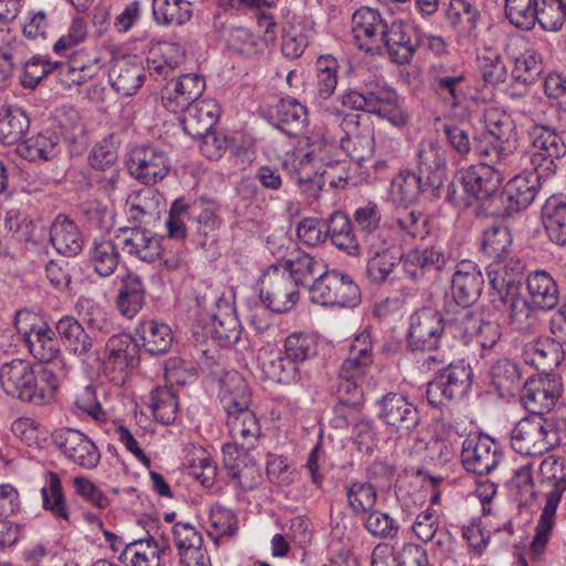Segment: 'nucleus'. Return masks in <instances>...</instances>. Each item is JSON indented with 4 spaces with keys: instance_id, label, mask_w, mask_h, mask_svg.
<instances>
[{
    "instance_id": "1",
    "label": "nucleus",
    "mask_w": 566,
    "mask_h": 566,
    "mask_svg": "<svg viewBox=\"0 0 566 566\" xmlns=\"http://www.w3.org/2000/svg\"><path fill=\"white\" fill-rule=\"evenodd\" d=\"M219 399L227 413L226 423L232 438L231 443L222 447L224 468L241 488H252L256 468L249 452L255 448L261 429L249 408L251 392L247 380L235 370L224 373L220 378Z\"/></svg>"
},
{
    "instance_id": "2",
    "label": "nucleus",
    "mask_w": 566,
    "mask_h": 566,
    "mask_svg": "<svg viewBox=\"0 0 566 566\" xmlns=\"http://www.w3.org/2000/svg\"><path fill=\"white\" fill-rule=\"evenodd\" d=\"M59 384L53 370L44 366L34 368L27 359L14 358L0 365V386L12 398L46 405L53 400Z\"/></svg>"
},
{
    "instance_id": "3",
    "label": "nucleus",
    "mask_w": 566,
    "mask_h": 566,
    "mask_svg": "<svg viewBox=\"0 0 566 566\" xmlns=\"http://www.w3.org/2000/svg\"><path fill=\"white\" fill-rule=\"evenodd\" d=\"M538 492L544 506L531 542L530 554L538 559L544 554L556 523V511L566 491L564 461L554 454L544 458L538 468Z\"/></svg>"
},
{
    "instance_id": "4",
    "label": "nucleus",
    "mask_w": 566,
    "mask_h": 566,
    "mask_svg": "<svg viewBox=\"0 0 566 566\" xmlns=\"http://www.w3.org/2000/svg\"><path fill=\"white\" fill-rule=\"evenodd\" d=\"M560 444V431L553 419L539 415L522 418L512 429V448L525 455H541Z\"/></svg>"
},
{
    "instance_id": "5",
    "label": "nucleus",
    "mask_w": 566,
    "mask_h": 566,
    "mask_svg": "<svg viewBox=\"0 0 566 566\" xmlns=\"http://www.w3.org/2000/svg\"><path fill=\"white\" fill-rule=\"evenodd\" d=\"M472 368L463 360L439 369L437 376L427 384L429 405L442 408L462 399L472 386Z\"/></svg>"
},
{
    "instance_id": "6",
    "label": "nucleus",
    "mask_w": 566,
    "mask_h": 566,
    "mask_svg": "<svg viewBox=\"0 0 566 566\" xmlns=\"http://www.w3.org/2000/svg\"><path fill=\"white\" fill-rule=\"evenodd\" d=\"M479 157L482 161L461 171L458 180L470 198L486 202L499 195L506 169L512 163H492L488 156Z\"/></svg>"
},
{
    "instance_id": "7",
    "label": "nucleus",
    "mask_w": 566,
    "mask_h": 566,
    "mask_svg": "<svg viewBox=\"0 0 566 566\" xmlns=\"http://www.w3.org/2000/svg\"><path fill=\"white\" fill-rule=\"evenodd\" d=\"M485 130L475 140V154L488 156L492 163H513L515 154L507 147L513 130L511 117L499 108H490L484 114Z\"/></svg>"
},
{
    "instance_id": "8",
    "label": "nucleus",
    "mask_w": 566,
    "mask_h": 566,
    "mask_svg": "<svg viewBox=\"0 0 566 566\" xmlns=\"http://www.w3.org/2000/svg\"><path fill=\"white\" fill-rule=\"evenodd\" d=\"M14 326L22 335L30 354L42 363H50L61 354L60 342L56 338L55 328L29 311H19L14 317Z\"/></svg>"
},
{
    "instance_id": "9",
    "label": "nucleus",
    "mask_w": 566,
    "mask_h": 566,
    "mask_svg": "<svg viewBox=\"0 0 566 566\" xmlns=\"http://www.w3.org/2000/svg\"><path fill=\"white\" fill-rule=\"evenodd\" d=\"M308 289L312 302L322 306L350 307L360 297L357 284L348 274L327 268Z\"/></svg>"
},
{
    "instance_id": "10",
    "label": "nucleus",
    "mask_w": 566,
    "mask_h": 566,
    "mask_svg": "<svg viewBox=\"0 0 566 566\" xmlns=\"http://www.w3.org/2000/svg\"><path fill=\"white\" fill-rule=\"evenodd\" d=\"M527 138L535 149L530 160L535 170L542 169L545 176L556 172V160L566 155L563 133L551 125L536 123L527 128Z\"/></svg>"
},
{
    "instance_id": "11",
    "label": "nucleus",
    "mask_w": 566,
    "mask_h": 566,
    "mask_svg": "<svg viewBox=\"0 0 566 566\" xmlns=\"http://www.w3.org/2000/svg\"><path fill=\"white\" fill-rule=\"evenodd\" d=\"M428 80L430 87L448 105L457 107L464 101L469 84L467 72L460 64L434 62L429 67Z\"/></svg>"
},
{
    "instance_id": "12",
    "label": "nucleus",
    "mask_w": 566,
    "mask_h": 566,
    "mask_svg": "<svg viewBox=\"0 0 566 566\" xmlns=\"http://www.w3.org/2000/svg\"><path fill=\"white\" fill-rule=\"evenodd\" d=\"M361 249L366 254L367 279L375 284L392 282L397 265L402 259V255L398 254L395 241L391 238L380 240L371 237Z\"/></svg>"
},
{
    "instance_id": "13",
    "label": "nucleus",
    "mask_w": 566,
    "mask_h": 566,
    "mask_svg": "<svg viewBox=\"0 0 566 566\" xmlns=\"http://www.w3.org/2000/svg\"><path fill=\"white\" fill-rule=\"evenodd\" d=\"M260 284V298L269 310L285 313L296 305L300 297L298 285L285 272L270 268Z\"/></svg>"
},
{
    "instance_id": "14",
    "label": "nucleus",
    "mask_w": 566,
    "mask_h": 566,
    "mask_svg": "<svg viewBox=\"0 0 566 566\" xmlns=\"http://www.w3.org/2000/svg\"><path fill=\"white\" fill-rule=\"evenodd\" d=\"M55 447L73 464L91 470L101 461L96 444L83 432L72 428H61L52 436Z\"/></svg>"
},
{
    "instance_id": "15",
    "label": "nucleus",
    "mask_w": 566,
    "mask_h": 566,
    "mask_svg": "<svg viewBox=\"0 0 566 566\" xmlns=\"http://www.w3.org/2000/svg\"><path fill=\"white\" fill-rule=\"evenodd\" d=\"M128 168L130 174L145 185L161 181L171 168L170 158L158 146H142L132 150Z\"/></svg>"
},
{
    "instance_id": "16",
    "label": "nucleus",
    "mask_w": 566,
    "mask_h": 566,
    "mask_svg": "<svg viewBox=\"0 0 566 566\" xmlns=\"http://www.w3.org/2000/svg\"><path fill=\"white\" fill-rule=\"evenodd\" d=\"M546 177L542 171L524 172L509 180L503 191V209L500 216L509 220L522 210H525L535 200L539 191V180Z\"/></svg>"
},
{
    "instance_id": "17",
    "label": "nucleus",
    "mask_w": 566,
    "mask_h": 566,
    "mask_svg": "<svg viewBox=\"0 0 566 566\" xmlns=\"http://www.w3.org/2000/svg\"><path fill=\"white\" fill-rule=\"evenodd\" d=\"M499 444L486 436H473L462 443L461 460L467 471L478 475L490 474L501 462Z\"/></svg>"
},
{
    "instance_id": "18",
    "label": "nucleus",
    "mask_w": 566,
    "mask_h": 566,
    "mask_svg": "<svg viewBox=\"0 0 566 566\" xmlns=\"http://www.w3.org/2000/svg\"><path fill=\"white\" fill-rule=\"evenodd\" d=\"M377 406L378 418L392 431L407 434L419 424L420 417L417 407L400 394L385 395L378 400Z\"/></svg>"
},
{
    "instance_id": "19",
    "label": "nucleus",
    "mask_w": 566,
    "mask_h": 566,
    "mask_svg": "<svg viewBox=\"0 0 566 566\" xmlns=\"http://www.w3.org/2000/svg\"><path fill=\"white\" fill-rule=\"evenodd\" d=\"M104 373L115 384H123L128 369L137 360V344L127 334H116L108 338L105 345Z\"/></svg>"
},
{
    "instance_id": "20",
    "label": "nucleus",
    "mask_w": 566,
    "mask_h": 566,
    "mask_svg": "<svg viewBox=\"0 0 566 566\" xmlns=\"http://www.w3.org/2000/svg\"><path fill=\"white\" fill-rule=\"evenodd\" d=\"M446 326V314L424 307L410 317L408 344L411 349L432 348L438 344Z\"/></svg>"
},
{
    "instance_id": "21",
    "label": "nucleus",
    "mask_w": 566,
    "mask_h": 566,
    "mask_svg": "<svg viewBox=\"0 0 566 566\" xmlns=\"http://www.w3.org/2000/svg\"><path fill=\"white\" fill-rule=\"evenodd\" d=\"M172 542L184 566H211L201 533L190 523L177 522L171 527Z\"/></svg>"
},
{
    "instance_id": "22",
    "label": "nucleus",
    "mask_w": 566,
    "mask_h": 566,
    "mask_svg": "<svg viewBox=\"0 0 566 566\" xmlns=\"http://www.w3.org/2000/svg\"><path fill=\"white\" fill-rule=\"evenodd\" d=\"M387 25L388 23L377 10L369 7L356 10L352 19V32L357 46L366 52L379 49L385 39Z\"/></svg>"
},
{
    "instance_id": "23",
    "label": "nucleus",
    "mask_w": 566,
    "mask_h": 566,
    "mask_svg": "<svg viewBox=\"0 0 566 566\" xmlns=\"http://www.w3.org/2000/svg\"><path fill=\"white\" fill-rule=\"evenodd\" d=\"M483 286L484 277L478 265L470 260L461 261L452 275L453 303L450 305H473L481 296Z\"/></svg>"
},
{
    "instance_id": "24",
    "label": "nucleus",
    "mask_w": 566,
    "mask_h": 566,
    "mask_svg": "<svg viewBox=\"0 0 566 566\" xmlns=\"http://www.w3.org/2000/svg\"><path fill=\"white\" fill-rule=\"evenodd\" d=\"M524 264L517 256L510 255L492 260L486 266V275L493 291L500 297L520 291Z\"/></svg>"
},
{
    "instance_id": "25",
    "label": "nucleus",
    "mask_w": 566,
    "mask_h": 566,
    "mask_svg": "<svg viewBox=\"0 0 566 566\" xmlns=\"http://www.w3.org/2000/svg\"><path fill=\"white\" fill-rule=\"evenodd\" d=\"M562 394V384L551 377L528 379L524 384L521 401L531 415H539L552 410Z\"/></svg>"
},
{
    "instance_id": "26",
    "label": "nucleus",
    "mask_w": 566,
    "mask_h": 566,
    "mask_svg": "<svg viewBox=\"0 0 566 566\" xmlns=\"http://www.w3.org/2000/svg\"><path fill=\"white\" fill-rule=\"evenodd\" d=\"M123 251L145 263H153L161 255L163 238L149 230L128 228L117 235Z\"/></svg>"
},
{
    "instance_id": "27",
    "label": "nucleus",
    "mask_w": 566,
    "mask_h": 566,
    "mask_svg": "<svg viewBox=\"0 0 566 566\" xmlns=\"http://www.w3.org/2000/svg\"><path fill=\"white\" fill-rule=\"evenodd\" d=\"M55 332L66 353L86 361L94 354V340L84 326L71 315L61 317L55 323Z\"/></svg>"
},
{
    "instance_id": "28",
    "label": "nucleus",
    "mask_w": 566,
    "mask_h": 566,
    "mask_svg": "<svg viewBox=\"0 0 566 566\" xmlns=\"http://www.w3.org/2000/svg\"><path fill=\"white\" fill-rule=\"evenodd\" d=\"M180 117L184 132L192 138H201L210 133L220 116L217 101L206 98L186 106Z\"/></svg>"
},
{
    "instance_id": "29",
    "label": "nucleus",
    "mask_w": 566,
    "mask_h": 566,
    "mask_svg": "<svg viewBox=\"0 0 566 566\" xmlns=\"http://www.w3.org/2000/svg\"><path fill=\"white\" fill-rule=\"evenodd\" d=\"M406 274L413 281L424 276L429 272L442 270L448 256L441 247L416 248L402 255L401 259Z\"/></svg>"
},
{
    "instance_id": "30",
    "label": "nucleus",
    "mask_w": 566,
    "mask_h": 566,
    "mask_svg": "<svg viewBox=\"0 0 566 566\" xmlns=\"http://www.w3.org/2000/svg\"><path fill=\"white\" fill-rule=\"evenodd\" d=\"M206 87L201 75L190 73L179 76L174 90L161 97L164 107L171 113L184 111L187 105L197 102Z\"/></svg>"
},
{
    "instance_id": "31",
    "label": "nucleus",
    "mask_w": 566,
    "mask_h": 566,
    "mask_svg": "<svg viewBox=\"0 0 566 566\" xmlns=\"http://www.w3.org/2000/svg\"><path fill=\"white\" fill-rule=\"evenodd\" d=\"M136 344L151 355H161L172 345L174 336L170 326L164 322L147 319L137 324L134 329Z\"/></svg>"
},
{
    "instance_id": "32",
    "label": "nucleus",
    "mask_w": 566,
    "mask_h": 566,
    "mask_svg": "<svg viewBox=\"0 0 566 566\" xmlns=\"http://www.w3.org/2000/svg\"><path fill=\"white\" fill-rule=\"evenodd\" d=\"M198 210L197 206L187 205L182 199L174 201L165 222L168 238L184 240L188 222L208 223L212 219L213 213L210 210Z\"/></svg>"
},
{
    "instance_id": "33",
    "label": "nucleus",
    "mask_w": 566,
    "mask_h": 566,
    "mask_svg": "<svg viewBox=\"0 0 566 566\" xmlns=\"http://www.w3.org/2000/svg\"><path fill=\"white\" fill-rule=\"evenodd\" d=\"M164 207L163 195L156 189L147 187L128 195L125 212L129 220L148 223L159 216Z\"/></svg>"
},
{
    "instance_id": "34",
    "label": "nucleus",
    "mask_w": 566,
    "mask_h": 566,
    "mask_svg": "<svg viewBox=\"0 0 566 566\" xmlns=\"http://www.w3.org/2000/svg\"><path fill=\"white\" fill-rule=\"evenodd\" d=\"M542 222L549 240L566 245V197L551 196L542 207Z\"/></svg>"
},
{
    "instance_id": "35",
    "label": "nucleus",
    "mask_w": 566,
    "mask_h": 566,
    "mask_svg": "<svg viewBox=\"0 0 566 566\" xmlns=\"http://www.w3.org/2000/svg\"><path fill=\"white\" fill-rule=\"evenodd\" d=\"M481 321V315L474 312L471 306L449 305L446 310L447 331L465 344L474 339V334H476Z\"/></svg>"
},
{
    "instance_id": "36",
    "label": "nucleus",
    "mask_w": 566,
    "mask_h": 566,
    "mask_svg": "<svg viewBox=\"0 0 566 566\" xmlns=\"http://www.w3.org/2000/svg\"><path fill=\"white\" fill-rule=\"evenodd\" d=\"M30 126L27 113L19 106L0 98V142L12 145L23 138Z\"/></svg>"
},
{
    "instance_id": "37",
    "label": "nucleus",
    "mask_w": 566,
    "mask_h": 566,
    "mask_svg": "<svg viewBox=\"0 0 566 566\" xmlns=\"http://www.w3.org/2000/svg\"><path fill=\"white\" fill-rule=\"evenodd\" d=\"M417 166L420 174H427L431 186L447 169V150L437 140H421L417 148Z\"/></svg>"
},
{
    "instance_id": "38",
    "label": "nucleus",
    "mask_w": 566,
    "mask_h": 566,
    "mask_svg": "<svg viewBox=\"0 0 566 566\" xmlns=\"http://www.w3.org/2000/svg\"><path fill=\"white\" fill-rule=\"evenodd\" d=\"M50 241L65 256H75L83 248V237L77 226L67 217L57 216L50 229Z\"/></svg>"
},
{
    "instance_id": "39",
    "label": "nucleus",
    "mask_w": 566,
    "mask_h": 566,
    "mask_svg": "<svg viewBox=\"0 0 566 566\" xmlns=\"http://www.w3.org/2000/svg\"><path fill=\"white\" fill-rule=\"evenodd\" d=\"M499 300L506 305L507 323L513 329L522 334H528L535 329L538 323L536 312L520 291Z\"/></svg>"
},
{
    "instance_id": "40",
    "label": "nucleus",
    "mask_w": 566,
    "mask_h": 566,
    "mask_svg": "<svg viewBox=\"0 0 566 566\" xmlns=\"http://www.w3.org/2000/svg\"><path fill=\"white\" fill-rule=\"evenodd\" d=\"M185 61V49L174 42L157 44L149 51L147 69L149 74L166 78Z\"/></svg>"
},
{
    "instance_id": "41",
    "label": "nucleus",
    "mask_w": 566,
    "mask_h": 566,
    "mask_svg": "<svg viewBox=\"0 0 566 566\" xmlns=\"http://www.w3.org/2000/svg\"><path fill=\"white\" fill-rule=\"evenodd\" d=\"M163 548L153 538H139L125 544L118 559L123 566H160Z\"/></svg>"
},
{
    "instance_id": "42",
    "label": "nucleus",
    "mask_w": 566,
    "mask_h": 566,
    "mask_svg": "<svg viewBox=\"0 0 566 566\" xmlns=\"http://www.w3.org/2000/svg\"><path fill=\"white\" fill-rule=\"evenodd\" d=\"M526 286L533 304L542 310H552L558 303L559 291L549 273L537 270L528 274Z\"/></svg>"
},
{
    "instance_id": "43",
    "label": "nucleus",
    "mask_w": 566,
    "mask_h": 566,
    "mask_svg": "<svg viewBox=\"0 0 566 566\" xmlns=\"http://www.w3.org/2000/svg\"><path fill=\"white\" fill-rule=\"evenodd\" d=\"M88 261L99 276L112 275L120 261L117 244L111 239L95 238L88 248Z\"/></svg>"
},
{
    "instance_id": "44",
    "label": "nucleus",
    "mask_w": 566,
    "mask_h": 566,
    "mask_svg": "<svg viewBox=\"0 0 566 566\" xmlns=\"http://www.w3.org/2000/svg\"><path fill=\"white\" fill-rule=\"evenodd\" d=\"M113 88L123 96H130L142 86L145 78L144 67L134 62L118 61L109 70Z\"/></svg>"
},
{
    "instance_id": "45",
    "label": "nucleus",
    "mask_w": 566,
    "mask_h": 566,
    "mask_svg": "<svg viewBox=\"0 0 566 566\" xmlns=\"http://www.w3.org/2000/svg\"><path fill=\"white\" fill-rule=\"evenodd\" d=\"M347 507L355 517L363 516L375 509L378 501L376 486L361 480H352L344 485Z\"/></svg>"
},
{
    "instance_id": "46",
    "label": "nucleus",
    "mask_w": 566,
    "mask_h": 566,
    "mask_svg": "<svg viewBox=\"0 0 566 566\" xmlns=\"http://www.w3.org/2000/svg\"><path fill=\"white\" fill-rule=\"evenodd\" d=\"M285 268L289 271L287 275L295 280L297 285H306L311 281H315L321 276L327 265L322 259L315 258L305 252L296 251L291 258L285 260Z\"/></svg>"
},
{
    "instance_id": "47",
    "label": "nucleus",
    "mask_w": 566,
    "mask_h": 566,
    "mask_svg": "<svg viewBox=\"0 0 566 566\" xmlns=\"http://www.w3.org/2000/svg\"><path fill=\"white\" fill-rule=\"evenodd\" d=\"M559 347L560 343L551 338L532 342L524 347V361L537 370H552L559 365Z\"/></svg>"
},
{
    "instance_id": "48",
    "label": "nucleus",
    "mask_w": 566,
    "mask_h": 566,
    "mask_svg": "<svg viewBox=\"0 0 566 566\" xmlns=\"http://www.w3.org/2000/svg\"><path fill=\"white\" fill-rule=\"evenodd\" d=\"M145 289L142 279L135 273H128L122 279V286L117 296L119 313L133 318L143 307Z\"/></svg>"
},
{
    "instance_id": "49",
    "label": "nucleus",
    "mask_w": 566,
    "mask_h": 566,
    "mask_svg": "<svg viewBox=\"0 0 566 566\" xmlns=\"http://www.w3.org/2000/svg\"><path fill=\"white\" fill-rule=\"evenodd\" d=\"M211 303L216 304L219 310H221V305L224 307L223 313L211 315V333L223 344L238 342L240 338V323L231 306L217 295L211 298Z\"/></svg>"
},
{
    "instance_id": "50",
    "label": "nucleus",
    "mask_w": 566,
    "mask_h": 566,
    "mask_svg": "<svg viewBox=\"0 0 566 566\" xmlns=\"http://www.w3.org/2000/svg\"><path fill=\"white\" fill-rule=\"evenodd\" d=\"M61 150L60 136L50 130L39 133L27 139L23 146L19 148L21 156L35 161H49L57 156Z\"/></svg>"
},
{
    "instance_id": "51",
    "label": "nucleus",
    "mask_w": 566,
    "mask_h": 566,
    "mask_svg": "<svg viewBox=\"0 0 566 566\" xmlns=\"http://www.w3.org/2000/svg\"><path fill=\"white\" fill-rule=\"evenodd\" d=\"M381 44H384L394 61L397 63H407L413 55L416 43L407 34L402 23L392 22L387 25L386 34L384 35Z\"/></svg>"
},
{
    "instance_id": "52",
    "label": "nucleus",
    "mask_w": 566,
    "mask_h": 566,
    "mask_svg": "<svg viewBox=\"0 0 566 566\" xmlns=\"http://www.w3.org/2000/svg\"><path fill=\"white\" fill-rule=\"evenodd\" d=\"M380 220L381 213L376 203L367 202L355 210L354 221L361 234V245H366L367 240L371 237L380 240L390 238L388 231L380 228Z\"/></svg>"
},
{
    "instance_id": "53",
    "label": "nucleus",
    "mask_w": 566,
    "mask_h": 566,
    "mask_svg": "<svg viewBox=\"0 0 566 566\" xmlns=\"http://www.w3.org/2000/svg\"><path fill=\"white\" fill-rule=\"evenodd\" d=\"M80 56H72L67 62H54L57 80L64 88L78 86L94 77L98 66L95 63H80Z\"/></svg>"
},
{
    "instance_id": "54",
    "label": "nucleus",
    "mask_w": 566,
    "mask_h": 566,
    "mask_svg": "<svg viewBox=\"0 0 566 566\" xmlns=\"http://www.w3.org/2000/svg\"><path fill=\"white\" fill-rule=\"evenodd\" d=\"M504 15L516 29L530 31L538 19V0H504Z\"/></svg>"
},
{
    "instance_id": "55",
    "label": "nucleus",
    "mask_w": 566,
    "mask_h": 566,
    "mask_svg": "<svg viewBox=\"0 0 566 566\" xmlns=\"http://www.w3.org/2000/svg\"><path fill=\"white\" fill-rule=\"evenodd\" d=\"M371 114L387 119L389 123L397 127H402L408 122V114L398 103L397 92L394 88L382 84L379 88L375 109Z\"/></svg>"
},
{
    "instance_id": "56",
    "label": "nucleus",
    "mask_w": 566,
    "mask_h": 566,
    "mask_svg": "<svg viewBox=\"0 0 566 566\" xmlns=\"http://www.w3.org/2000/svg\"><path fill=\"white\" fill-rule=\"evenodd\" d=\"M153 13L158 23L181 25L192 15L190 0H153Z\"/></svg>"
},
{
    "instance_id": "57",
    "label": "nucleus",
    "mask_w": 566,
    "mask_h": 566,
    "mask_svg": "<svg viewBox=\"0 0 566 566\" xmlns=\"http://www.w3.org/2000/svg\"><path fill=\"white\" fill-rule=\"evenodd\" d=\"M510 490L520 505H532L537 496L538 483H534L533 468L526 463L517 468L510 481Z\"/></svg>"
},
{
    "instance_id": "58",
    "label": "nucleus",
    "mask_w": 566,
    "mask_h": 566,
    "mask_svg": "<svg viewBox=\"0 0 566 566\" xmlns=\"http://www.w3.org/2000/svg\"><path fill=\"white\" fill-rule=\"evenodd\" d=\"M266 378L280 384H293L301 379V366L291 360L284 352L261 363Z\"/></svg>"
},
{
    "instance_id": "59",
    "label": "nucleus",
    "mask_w": 566,
    "mask_h": 566,
    "mask_svg": "<svg viewBox=\"0 0 566 566\" xmlns=\"http://www.w3.org/2000/svg\"><path fill=\"white\" fill-rule=\"evenodd\" d=\"M394 224L410 239L423 240L429 233V218L420 210L403 208L396 212Z\"/></svg>"
},
{
    "instance_id": "60",
    "label": "nucleus",
    "mask_w": 566,
    "mask_h": 566,
    "mask_svg": "<svg viewBox=\"0 0 566 566\" xmlns=\"http://www.w3.org/2000/svg\"><path fill=\"white\" fill-rule=\"evenodd\" d=\"M431 185L422 179L420 175L412 170H402L391 181L392 192L405 203H413L418 201L420 196Z\"/></svg>"
},
{
    "instance_id": "61",
    "label": "nucleus",
    "mask_w": 566,
    "mask_h": 566,
    "mask_svg": "<svg viewBox=\"0 0 566 566\" xmlns=\"http://www.w3.org/2000/svg\"><path fill=\"white\" fill-rule=\"evenodd\" d=\"M41 494L44 510L50 511L57 518L69 520L70 510L57 473H48L46 484L42 488Z\"/></svg>"
},
{
    "instance_id": "62",
    "label": "nucleus",
    "mask_w": 566,
    "mask_h": 566,
    "mask_svg": "<svg viewBox=\"0 0 566 566\" xmlns=\"http://www.w3.org/2000/svg\"><path fill=\"white\" fill-rule=\"evenodd\" d=\"M512 242L511 232L506 227L492 226L483 233L481 251L492 260L506 258L510 256Z\"/></svg>"
},
{
    "instance_id": "63",
    "label": "nucleus",
    "mask_w": 566,
    "mask_h": 566,
    "mask_svg": "<svg viewBox=\"0 0 566 566\" xmlns=\"http://www.w3.org/2000/svg\"><path fill=\"white\" fill-rule=\"evenodd\" d=\"M338 62L332 55L319 56L316 62V97L326 101L337 86Z\"/></svg>"
},
{
    "instance_id": "64",
    "label": "nucleus",
    "mask_w": 566,
    "mask_h": 566,
    "mask_svg": "<svg viewBox=\"0 0 566 566\" xmlns=\"http://www.w3.org/2000/svg\"><path fill=\"white\" fill-rule=\"evenodd\" d=\"M237 531L238 521L231 510L221 505H214L210 509L207 532L214 543H218L222 537H231Z\"/></svg>"
}]
</instances>
